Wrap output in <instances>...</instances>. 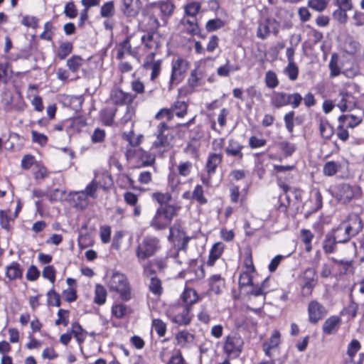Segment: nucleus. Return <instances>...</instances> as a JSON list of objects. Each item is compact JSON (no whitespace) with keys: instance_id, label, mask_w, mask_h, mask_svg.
Masks as SVG:
<instances>
[{"instance_id":"1","label":"nucleus","mask_w":364,"mask_h":364,"mask_svg":"<svg viewBox=\"0 0 364 364\" xmlns=\"http://www.w3.org/2000/svg\"><path fill=\"white\" fill-rule=\"evenodd\" d=\"M363 228L361 219L357 215H351L348 222H343L333 230L331 235L338 243H344L356 235Z\"/></svg>"},{"instance_id":"2","label":"nucleus","mask_w":364,"mask_h":364,"mask_svg":"<svg viewBox=\"0 0 364 364\" xmlns=\"http://www.w3.org/2000/svg\"><path fill=\"white\" fill-rule=\"evenodd\" d=\"M180 206L165 205L157 208L150 221V226L156 230H161L169 227L173 219L177 215Z\"/></svg>"},{"instance_id":"3","label":"nucleus","mask_w":364,"mask_h":364,"mask_svg":"<svg viewBox=\"0 0 364 364\" xmlns=\"http://www.w3.org/2000/svg\"><path fill=\"white\" fill-rule=\"evenodd\" d=\"M105 279L110 290L118 292L123 300L127 301L130 299L129 282L124 274L115 269H110L107 272Z\"/></svg>"},{"instance_id":"4","label":"nucleus","mask_w":364,"mask_h":364,"mask_svg":"<svg viewBox=\"0 0 364 364\" xmlns=\"http://www.w3.org/2000/svg\"><path fill=\"white\" fill-rule=\"evenodd\" d=\"M160 249L159 239L154 236H146L137 246L136 257L139 260H144L154 255Z\"/></svg>"},{"instance_id":"5","label":"nucleus","mask_w":364,"mask_h":364,"mask_svg":"<svg viewBox=\"0 0 364 364\" xmlns=\"http://www.w3.org/2000/svg\"><path fill=\"white\" fill-rule=\"evenodd\" d=\"M167 315L173 323L178 326L188 325L193 317L188 305L173 306L167 311Z\"/></svg>"},{"instance_id":"6","label":"nucleus","mask_w":364,"mask_h":364,"mask_svg":"<svg viewBox=\"0 0 364 364\" xmlns=\"http://www.w3.org/2000/svg\"><path fill=\"white\" fill-rule=\"evenodd\" d=\"M243 339L237 333L224 338L223 351L229 358H237L242 350Z\"/></svg>"},{"instance_id":"7","label":"nucleus","mask_w":364,"mask_h":364,"mask_svg":"<svg viewBox=\"0 0 364 364\" xmlns=\"http://www.w3.org/2000/svg\"><path fill=\"white\" fill-rule=\"evenodd\" d=\"M189 67L188 62L178 58L172 61L171 75L169 81L170 86L178 85L185 77V75Z\"/></svg>"},{"instance_id":"8","label":"nucleus","mask_w":364,"mask_h":364,"mask_svg":"<svg viewBox=\"0 0 364 364\" xmlns=\"http://www.w3.org/2000/svg\"><path fill=\"white\" fill-rule=\"evenodd\" d=\"M156 134V139L153 143V146L156 148L168 146L173 139L172 130L164 122L158 125Z\"/></svg>"},{"instance_id":"9","label":"nucleus","mask_w":364,"mask_h":364,"mask_svg":"<svg viewBox=\"0 0 364 364\" xmlns=\"http://www.w3.org/2000/svg\"><path fill=\"white\" fill-rule=\"evenodd\" d=\"M359 193V187L343 183L337 186L336 197L342 203H348Z\"/></svg>"},{"instance_id":"10","label":"nucleus","mask_w":364,"mask_h":364,"mask_svg":"<svg viewBox=\"0 0 364 364\" xmlns=\"http://www.w3.org/2000/svg\"><path fill=\"white\" fill-rule=\"evenodd\" d=\"M279 31V23L274 19L267 18L259 23L257 30V37L259 39H266L271 32L277 36Z\"/></svg>"},{"instance_id":"11","label":"nucleus","mask_w":364,"mask_h":364,"mask_svg":"<svg viewBox=\"0 0 364 364\" xmlns=\"http://www.w3.org/2000/svg\"><path fill=\"white\" fill-rule=\"evenodd\" d=\"M149 1V8L153 11L159 10L162 19L170 16L174 10L173 4L169 0H147Z\"/></svg>"},{"instance_id":"12","label":"nucleus","mask_w":364,"mask_h":364,"mask_svg":"<svg viewBox=\"0 0 364 364\" xmlns=\"http://www.w3.org/2000/svg\"><path fill=\"white\" fill-rule=\"evenodd\" d=\"M70 196L77 208L83 209L88 205V198L91 196V182L89 183L85 191H75L70 193Z\"/></svg>"},{"instance_id":"13","label":"nucleus","mask_w":364,"mask_h":364,"mask_svg":"<svg viewBox=\"0 0 364 364\" xmlns=\"http://www.w3.org/2000/svg\"><path fill=\"white\" fill-rule=\"evenodd\" d=\"M309 320L312 323H316L326 314V308L317 301H312L308 306Z\"/></svg>"},{"instance_id":"14","label":"nucleus","mask_w":364,"mask_h":364,"mask_svg":"<svg viewBox=\"0 0 364 364\" xmlns=\"http://www.w3.org/2000/svg\"><path fill=\"white\" fill-rule=\"evenodd\" d=\"M135 97V95L117 88L113 89L109 95V100L116 105H129L133 102Z\"/></svg>"},{"instance_id":"15","label":"nucleus","mask_w":364,"mask_h":364,"mask_svg":"<svg viewBox=\"0 0 364 364\" xmlns=\"http://www.w3.org/2000/svg\"><path fill=\"white\" fill-rule=\"evenodd\" d=\"M141 41L145 48L150 51H155L161 46V38L156 32H149L141 37Z\"/></svg>"},{"instance_id":"16","label":"nucleus","mask_w":364,"mask_h":364,"mask_svg":"<svg viewBox=\"0 0 364 364\" xmlns=\"http://www.w3.org/2000/svg\"><path fill=\"white\" fill-rule=\"evenodd\" d=\"M141 8V3L140 0H123L122 11L127 16H136L139 13Z\"/></svg>"},{"instance_id":"17","label":"nucleus","mask_w":364,"mask_h":364,"mask_svg":"<svg viewBox=\"0 0 364 364\" xmlns=\"http://www.w3.org/2000/svg\"><path fill=\"white\" fill-rule=\"evenodd\" d=\"M341 324V319L338 316H331L328 318L322 326L323 333L326 335L336 333Z\"/></svg>"},{"instance_id":"18","label":"nucleus","mask_w":364,"mask_h":364,"mask_svg":"<svg viewBox=\"0 0 364 364\" xmlns=\"http://www.w3.org/2000/svg\"><path fill=\"white\" fill-rule=\"evenodd\" d=\"M205 69L200 66H197L191 72L190 76L188 79V85L192 88L198 87L203 85Z\"/></svg>"},{"instance_id":"19","label":"nucleus","mask_w":364,"mask_h":364,"mask_svg":"<svg viewBox=\"0 0 364 364\" xmlns=\"http://www.w3.org/2000/svg\"><path fill=\"white\" fill-rule=\"evenodd\" d=\"M61 102L64 107L77 112L81 109L83 100L81 96L64 95L61 97Z\"/></svg>"},{"instance_id":"20","label":"nucleus","mask_w":364,"mask_h":364,"mask_svg":"<svg viewBox=\"0 0 364 364\" xmlns=\"http://www.w3.org/2000/svg\"><path fill=\"white\" fill-rule=\"evenodd\" d=\"M243 147V145L239 141L234 139H230L225 149V153L228 156H234L242 160L243 159V154L242 152Z\"/></svg>"},{"instance_id":"21","label":"nucleus","mask_w":364,"mask_h":364,"mask_svg":"<svg viewBox=\"0 0 364 364\" xmlns=\"http://www.w3.org/2000/svg\"><path fill=\"white\" fill-rule=\"evenodd\" d=\"M208 284L210 291L220 294L225 287V279L220 274H213L209 278Z\"/></svg>"},{"instance_id":"22","label":"nucleus","mask_w":364,"mask_h":364,"mask_svg":"<svg viewBox=\"0 0 364 364\" xmlns=\"http://www.w3.org/2000/svg\"><path fill=\"white\" fill-rule=\"evenodd\" d=\"M177 344L181 348H189L195 341V336L188 331L183 330L176 334Z\"/></svg>"},{"instance_id":"23","label":"nucleus","mask_w":364,"mask_h":364,"mask_svg":"<svg viewBox=\"0 0 364 364\" xmlns=\"http://www.w3.org/2000/svg\"><path fill=\"white\" fill-rule=\"evenodd\" d=\"M223 161L222 154L210 153L208 155L206 170L209 176H211L215 173L216 168Z\"/></svg>"},{"instance_id":"24","label":"nucleus","mask_w":364,"mask_h":364,"mask_svg":"<svg viewBox=\"0 0 364 364\" xmlns=\"http://www.w3.org/2000/svg\"><path fill=\"white\" fill-rule=\"evenodd\" d=\"M6 277L10 280L13 281L18 279H21L23 277V269L21 265L17 262H12L6 267Z\"/></svg>"},{"instance_id":"25","label":"nucleus","mask_w":364,"mask_h":364,"mask_svg":"<svg viewBox=\"0 0 364 364\" xmlns=\"http://www.w3.org/2000/svg\"><path fill=\"white\" fill-rule=\"evenodd\" d=\"M319 132L321 137L329 139L333 134V128L326 118L319 117L318 119Z\"/></svg>"},{"instance_id":"26","label":"nucleus","mask_w":364,"mask_h":364,"mask_svg":"<svg viewBox=\"0 0 364 364\" xmlns=\"http://www.w3.org/2000/svg\"><path fill=\"white\" fill-rule=\"evenodd\" d=\"M241 69L239 63L230 64V60H227L225 65L220 66L217 69V74L220 77H228L230 73L238 71Z\"/></svg>"},{"instance_id":"27","label":"nucleus","mask_w":364,"mask_h":364,"mask_svg":"<svg viewBox=\"0 0 364 364\" xmlns=\"http://www.w3.org/2000/svg\"><path fill=\"white\" fill-rule=\"evenodd\" d=\"M338 122L346 128H354L360 124L362 119L353 114H343L339 117Z\"/></svg>"},{"instance_id":"28","label":"nucleus","mask_w":364,"mask_h":364,"mask_svg":"<svg viewBox=\"0 0 364 364\" xmlns=\"http://www.w3.org/2000/svg\"><path fill=\"white\" fill-rule=\"evenodd\" d=\"M224 250V245L221 242L215 243L213 247L211 248L209 257L207 261V264L208 266H213L215 262L221 256Z\"/></svg>"},{"instance_id":"29","label":"nucleus","mask_w":364,"mask_h":364,"mask_svg":"<svg viewBox=\"0 0 364 364\" xmlns=\"http://www.w3.org/2000/svg\"><path fill=\"white\" fill-rule=\"evenodd\" d=\"M342 166L340 161H329L323 165V173L326 176H333L341 170Z\"/></svg>"},{"instance_id":"30","label":"nucleus","mask_w":364,"mask_h":364,"mask_svg":"<svg viewBox=\"0 0 364 364\" xmlns=\"http://www.w3.org/2000/svg\"><path fill=\"white\" fill-rule=\"evenodd\" d=\"M287 93L284 92H274L271 96L270 104L275 108L279 109L287 106Z\"/></svg>"},{"instance_id":"31","label":"nucleus","mask_w":364,"mask_h":364,"mask_svg":"<svg viewBox=\"0 0 364 364\" xmlns=\"http://www.w3.org/2000/svg\"><path fill=\"white\" fill-rule=\"evenodd\" d=\"M304 287L312 289L317 283L316 270L312 268L306 269L304 272Z\"/></svg>"},{"instance_id":"32","label":"nucleus","mask_w":364,"mask_h":364,"mask_svg":"<svg viewBox=\"0 0 364 364\" xmlns=\"http://www.w3.org/2000/svg\"><path fill=\"white\" fill-rule=\"evenodd\" d=\"M201 9V4L198 1H190L184 6V11L186 16L195 18Z\"/></svg>"},{"instance_id":"33","label":"nucleus","mask_w":364,"mask_h":364,"mask_svg":"<svg viewBox=\"0 0 364 364\" xmlns=\"http://www.w3.org/2000/svg\"><path fill=\"white\" fill-rule=\"evenodd\" d=\"M182 299L184 301V305H191L198 300V296L196 290L191 288L186 289L182 294Z\"/></svg>"},{"instance_id":"34","label":"nucleus","mask_w":364,"mask_h":364,"mask_svg":"<svg viewBox=\"0 0 364 364\" xmlns=\"http://www.w3.org/2000/svg\"><path fill=\"white\" fill-rule=\"evenodd\" d=\"M173 115L175 114L179 118L183 117L188 111V105L181 101L176 102L170 108Z\"/></svg>"},{"instance_id":"35","label":"nucleus","mask_w":364,"mask_h":364,"mask_svg":"<svg viewBox=\"0 0 364 364\" xmlns=\"http://www.w3.org/2000/svg\"><path fill=\"white\" fill-rule=\"evenodd\" d=\"M338 243L331 235H327L323 241V249L325 253L331 254L336 251Z\"/></svg>"},{"instance_id":"36","label":"nucleus","mask_w":364,"mask_h":364,"mask_svg":"<svg viewBox=\"0 0 364 364\" xmlns=\"http://www.w3.org/2000/svg\"><path fill=\"white\" fill-rule=\"evenodd\" d=\"M328 66L331 77H335L340 75L341 69L338 66V55L336 53L332 54Z\"/></svg>"},{"instance_id":"37","label":"nucleus","mask_w":364,"mask_h":364,"mask_svg":"<svg viewBox=\"0 0 364 364\" xmlns=\"http://www.w3.org/2000/svg\"><path fill=\"white\" fill-rule=\"evenodd\" d=\"M153 200L157 201L160 206L170 205L168 203L171 200L172 196L169 193L155 192L151 195Z\"/></svg>"},{"instance_id":"38","label":"nucleus","mask_w":364,"mask_h":364,"mask_svg":"<svg viewBox=\"0 0 364 364\" xmlns=\"http://www.w3.org/2000/svg\"><path fill=\"white\" fill-rule=\"evenodd\" d=\"M350 10L338 6V9L333 13V19L341 24H346L348 19L347 11Z\"/></svg>"},{"instance_id":"39","label":"nucleus","mask_w":364,"mask_h":364,"mask_svg":"<svg viewBox=\"0 0 364 364\" xmlns=\"http://www.w3.org/2000/svg\"><path fill=\"white\" fill-rule=\"evenodd\" d=\"M182 184L179 175L176 173L171 172L168 175V185L172 191H178Z\"/></svg>"},{"instance_id":"40","label":"nucleus","mask_w":364,"mask_h":364,"mask_svg":"<svg viewBox=\"0 0 364 364\" xmlns=\"http://www.w3.org/2000/svg\"><path fill=\"white\" fill-rule=\"evenodd\" d=\"M95 296L94 301L98 305L105 303L107 293L105 287L102 285H97L95 287Z\"/></svg>"},{"instance_id":"41","label":"nucleus","mask_w":364,"mask_h":364,"mask_svg":"<svg viewBox=\"0 0 364 364\" xmlns=\"http://www.w3.org/2000/svg\"><path fill=\"white\" fill-rule=\"evenodd\" d=\"M114 4L112 1L105 3L100 9V16L102 18H111L114 15Z\"/></svg>"},{"instance_id":"42","label":"nucleus","mask_w":364,"mask_h":364,"mask_svg":"<svg viewBox=\"0 0 364 364\" xmlns=\"http://www.w3.org/2000/svg\"><path fill=\"white\" fill-rule=\"evenodd\" d=\"M265 84L269 88L273 89L278 86L279 82L275 72L268 70L265 74Z\"/></svg>"},{"instance_id":"43","label":"nucleus","mask_w":364,"mask_h":364,"mask_svg":"<svg viewBox=\"0 0 364 364\" xmlns=\"http://www.w3.org/2000/svg\"><path fill=\"white\" fill-rule=\"evenodd\" d=\"M73 50V45L70 42L62 43L58 50L57 56L60 60H64Z\"/></svg>"},{"instance_id":"44","label":"nucleus","mask_w":364,"mask_h":364,"mask_svg":"<svg viewBox=\"0 0 364 364\" xmlns=\"http://www.w3.org/2000/svg\"><path fill=\"white\" fill-rule=\"evenodd\" d=\"M149 290L156 296H160L163 292V287L161 285V280L156 277H153L150 279V283L149 285Z\"/></svg>"},{"instance_id":"45","label":"nucleus","mask_w":364,"mask_h":364,"mask_svg":"<svg viewBox=\"0 0 364 364\" xmlns=\"http://www.w3.org/2000/svg\"><path fill=\"white\" fill-rule=\"evenodd\" d=\"M287 105H291L292 108H297L301 101L303 100L302 96L298 93H287Z\"/></svg>"},{"instance_id":"46","label":"nucleus","mask_w":364,"mask_h":364,"mask_svg":"<svg viewBox=\"0 0 364 364\" xmlns=\"http://www.w3.org/2000/svg\"><path fill=\"white\" fill-rule=\"evenodd\" d=\"M152 328L156 332L159 337H163L166 333V324L159 318H154L152 321Z\"/></svg>"},{"instance_id":"47","label":"nucleus","mask_w":364,"mask_h":364,"mask_svg":"<svg viewBox=\"0 0 364 364\" xmlns=\"http://www.w3.org/2000/svg\"><path fill=\"white\" fill-rule=\"evenodd\" d=\"M72 333L75 337L78 343L83 342L87 336L86 332L83 331L80 325L77 323H74L72 325Z\"/></svg>"},{"instance_id":"48","label":"nucleus","mask_w":364,"mask_h":364,"mask_svg":"<svg viewBox=\"0 0 364 364\" xmlns=\"http://www.w3.org/2000/svg\"><path fill=\"white\" fill-rule=\"evenodd\" d=\"M284 73L288 76L289 79L294 81L297 79L299 75V68L295 63H288L284 70Z\"/></svg>"},{"instance_id":"49","label":"nucleus","mask_w":364,"mask_h":364,"mask_svg":"<svg viewBox=\"0 0 364 364\" xmlns=\"http://www.w3.org/2000/svg\"><path fill=\"white\" fill-rule=\"evenodd\" d=\"M42 276L50 283L54 284L56 278V269L53 265L45 267L42 272Z\"/></svg>"},{"instance_id":"50","label":"nucleus","mask_w":364,"mask_h":364,"mask_svg":"<svg viewBox=\"0 0 364 364\" xmlns=\"http://www.w3.org/2000/svg\"><path fill=\"white\" fill-rule=\"evenodd\" d=\"M82 58L78 55H73L67 60V65L72 72H76L82 64Z\"/></svg>"},{"instance_id":"51","label":"nucleus","mask_w":364,"mask_h":364,"mask_svg":"<svg viewBox=\"0 0 364 364\" xmlns=\"http://www.w3.org/2000/svg\"><path fill=\"white\" fill-rule=\"evenodd\" d=\"M32 141L39 144L41 146H44L48 141V138L44 134L38 132L37 131H31Z\"/></svg>"},{"instance_id":"52","label":"nucleus","mask_w":364,"mask_h":364,"mask_svg":"<svg viewBox=\"0 0 364 364\" xmlns=\"http://www.w3.org/2000/svg\"><path fill=\"white\" fill-rule=\"evenodd\" d=\"M268 279H265L261 286L252 285V289L250 294L255 296H259L261 295H265L268 292L267 289Z\"/></svg>"},{"instance_id":"53","label":"nucleus","mask_w":364,"mask_h":364,"mask_svg":"<svg viewBox=\"0 0 364 364\" xmlns=\"http://www.w3.org/2000/svg\"><path fill=\"white\" fill-rule=\"evenodd\" d=\"M47 297V302L49 306H60L61 303L60 295L54 290L53 288L48 291Z\"/></svg>"},{"instance_id":"54","label":"nucleus","mask_w":364,"mask_h":364,"mask_svg":"<svg viewBox=\"0 0 364 364\" xmlns=\"http://www.w3.org/2000/svg\"><path fill=\"white\" fill-rule=\"evenodd\" d=\"M58 318L55 320V325L58 326L63 324L64 326H67L69 323V311L60 309L58 311Z\"/></svg>"},{"instance_id":"55","label":"nucleus","mask_w":364,"mask_h":364,"mask_svg":"<svg viewBox=\"0 0 364 364\" xmlns=\"http://www.w3.org/2000/svg\"><path fill=\"white\" fill-rule=\"evenodd\" d=\"M192 198L197 200L200 204H205L207 199L204 197L202 186L197 185L192 193Z\"/></svg>"},{"instance_id":"56","label":"nucleus","mask_w":364,"mask_h":364,"mask_svg":"<svg viewBox=\"0 0 364 364\" xmlns=\"http://www.w3.org/2000/svg\"><path fill=\"white\" fill-rule=\"evenodd\" d=\"M224 22L220 18L209 20L205 25V28L208 32H213L224 26Z\"/></svg>"},{"instance_id":"57","label":"nucleus","mask_w":364,"mask_h":364,"mask_svg":"<svg viewBox=\"0 0 364 364\" xmlns=\"http://www.w3.org/2000/svg\"><path fill=\"white\" fill-rule=\"evenodd\" d=\"M146 70H150L151 73V80H154L158 77L161 73V60H157L156 63H153L151 65L145 68Z\"/></svg>"},{"instance_id":"58","label":"nucleus","mask_w":364,"mask_h":364,"mask_svg":"<svg viewBox=\"0 0 364 364\" xmlns=\"http://www.w3.org/2000/svg\"><path fill=\"white\" fill-rule=\"evenodd\" d=\"M81 4L85 7L80 13L78 26H82L85 21L88 18V9L91 7V0H81Z\"/></svg>"},{"instance_id":"59","label":"nucleus","mask_w":364,"mask_h":364,"mask_svg":"<svg viewBox=\"0 0 364 364\" xmlns=\"http://www.w3.org/2000/svg\"><path fill=\"white\" fill-rule=\"evenodd\" d=\"M62 295L64 299L69 303L75 301L77 298V291L74 287H68L63 290Z\"/></svg>"},{"instance_id":"60","label":"nucleus","mask_w":364,"mask_h":364,"mask_svg":"<svg viewBox=\"0 0 364 364\" xmlns=\"http://www.w3.org/2000/svg\"><path fill=\"white\" fill-rule=\"evenodd\" d=\"M63 13L69 18H75L77 16V10L73 1L65 4Z\"/></svg>"},{"instance_id":"61","label":"nucleus","mask_w":364,"mask_h":364,"mask_svg":"<svg viewBox=\"0 0 364 364\" xmlns=\"http://www.w3.org/2000/svg\"><path fill=\"white\" fill-rule=\"evenodd\" d=\"M191 168H192V163L191 162L186 161V162L181 163L178 167V175L186 177L191 173Z\"/></svg>"},{"instance_id":"62","label":"nucleus","mask_w":364,"mask_h":364,"mask_svg":"<svg viewBox=\"0 0 364 364\" xmlns=\"http://www.w3.org/2000/svg\"><path fill=\"white\" fill-rule=\"evenodd\" d=\"M308 5L312 9L321 11L324 10L327 6L326 0H309Z\"/></svg>"},{"instance_id":"63","label":"nucleus","mask_w":364,"mask_h":364,"mask_svg":"<svg viewBox=\"0 0 364 364\" xmlns=\"http://www.w3.org/2000/svg\"><path fill=\"white\" fill-rule=\"evenodd\" d=\"M267 141L262 138H258L255 136H252L249 139V146L251 149H257L265 146Z\"/></svg>"},{"instance_id":"64","label":"nucleus","mask_w":364,"mask_h":364,"mask_svg":"<svg viewBox=\"0 0 364 364\" xmlns=\"http://www.w3.org/2000/svg\"><path fill=\"white\" fill-rule=\"evenodd\" d=\"M360 349V343L356 340L353 339L348 346L347 353L353 359V356L356 354V353Z\"/></svg>"}]
</instances>
